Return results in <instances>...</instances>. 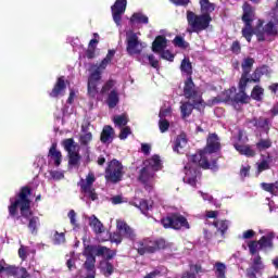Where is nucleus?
<instances>
[{
  "instance_id": "f257e3e1",
  "label": "nucleus",
  "mask_w": 278,
  "mask_h": 278,
  "mask_svg": "<svg viewBox=\"0 0 278 278\" xmlns=\"http://www.w3.org/2000/svg\"><path fill=\"white\" fill-rule=\"evenodd\" d=\"M31 194V187L24 186L20 189V192L13 198L10 199L9 216L11 218H16L20 220L21 225H25L23 218L28 220V229L33 236L38 233V227H40V217L34 216V211H31V200L29 195Z\"/></svg>"
},
{
  "instance_id": "f03ea898",
  "label": "nucleus",
  "mask_w": 278,
  "mask_h": 278,
  "mask_svg": "<svg viewBox=\"0 0 278 278\" xmlns=\"http://www.w3.org/2000/svg\"><path fill=\"white\" fill-rule=\"evenodd\" d=\"M220 150V138H218V135L216 132L208 134L206 138V146L203 150H199L198 153L191 155L189 157V162L194 164L195 166H199V168H203V170H216L218 168V159H214L211 161L207 159L208 155H212V153H218Z\"/></svg>"
},
{
  "instance_id": "7ed1b4c3",
  "label": "nucleus",
  "mask_w": 278,
  "mask_h": 278,
  "mask_svg": "<svg viewBox=\"0 0 278 278\" xmlns=\"http://www.w3.org/2000/svg\"><path fill=\"white\" fill-rule=\"evenodd\" d=\"M84 257L87 260V268L92 270L97 264V257H104V262H110L116 257V250H111L103 245H86L83 251Z\"/></svg>"
},
{
  "instance_id": "20e7f679",
  "label": "nucleus",
  "mask_w": 278,
  "mask_h": 278,
  "mask_svg": "<svg viewBox=\"0 0 278 278\" xmlns=\"http://www.w3.org/2000/svg\"><path fill=\"white\" fill-rule=\"evenodd\" d=\"M170 247L164 238L153 239V238H143L135 242V250L138 255H153L157 251H164Z\"/></svg>"
},
{
  "instance_id": "39448f33",
  "label": "nucleus",
  "mask_w": 278,
  "mask_h": 278,
  "mask_svg": "<svg viewBox=\"0 0 278 278\" xmlns=\"http://www.w3.org/2000/svg\"><path fill=\"white\" fill-rule=\"evenodd\" d=\"M187 23L190 28L187 29L188 34H201L208 29L210 23H212V15L210 14H197L192 11H187Z\"/></svg>"
},
{
  "instance_id": "423d86ee",
  "label": "nucleus",
  "mask_w": 278,
  "mask_h": 278,
  "mask_svg": "<svg viewBox=\"0 0 278 278\" xmlns=\"http://www.w3.org/2000/svg\"><path fill=\"white\" fill-rule=\"evenodd\" d=\"M161 225L164 229H175L176 231H180V229H190L188 218L180 213H169L161 219Z\"/></svg>"
},
{
  "instance_id": "0eeeda50",
  "label": "nucleus",
  "mask_w": 278,
  "mask_h": 278,
  "mask_svg": "<svg viewBox=\"0 0 278 278\" xmlns=\"http://www.w3.org/2000/svg\"><path fill=\"white\" fill-rule=\"evenodd\" d=\"M123 168V163L118 160L113 159L110 161L104 172L105 181L109 184H118L119 181H123V175H125Z\"/></svg>"
},
{
  "instance_id": "6e6552de",
  "label": "nucleus",
  "mask_w": 278,
  "mask_h": 278,
  "mask_svg": "<svg viewBox=\"0 0 278 278\" xmlns=\"http://www.w3.org/2000/svg\"><path fill=\"white\" fill-rule=\"evenodd\" d=\"M184 97L191 100L194 105H201V108H205V101L203 100V96L197 89V85H194V80L192 77H187L184 86Z\"/></svg>"
},
{
  "instance_id": "1a4fd4ad",
  "label": "nucleus",
  "mask_w": 278,
  "mask_h": 278,
  "mask_svg": "<svg viewBox=\"0 0 278 278\" xmlns=\"http://www.w3.org/2000/svg\"><path fill=\"white\" fill-rule=\"evenodd\" d=\"M94 181H97L94 173H89L86 176V179L81 178L78 181L81 194H85V197H87V199H90V201H97L99 199V194H97V189H94L93 187Z\"/></svg>"
},
{
  "instance_id": "9d476101",
  "label": "nucleus",
  "mask_w": 278,
  "mask_h": 278,
  "mask_svg": "<svg viewBox=\"0 0 278 278\" xmlns=\"http://www.w3.org/2000/svg\"><path fill=\"white\" fill-rule=\"evenodd\" d=\"M254 36H256L257 42H266L268 36H277V28L275 23L268 22L264 26V20H258L254 27Z\"/></svg>"
},
{
  "instance_id": "9b49d317",
  "label": "nucleus",
  "mask_w": 278,
  "mask_h": 278,
  "mask_svg": "<svg viewBox=\"0 0 278 278\" xmlns=\"http://www.w3.org/2000/svg\"><path fill=\"white\" fill-rule=\"evenodd\" d=\"M264 75H268V65H262L260 67H256L252 75L240 77L239 81L245 83V86H249V84H260L262 81V77Z\"/></svg>"
},
{
  "instance_id": "f8f14e48",
  "label": "nucleus",
  "mask_w": 278,
  "mask_h": 278,
  "mask_svg": "<svg viewBox=\"0 0 278 278\" xmlns=\"http://www.w3.org/2000/svg\"><path fill=\"white\" fill-rule=\"evenodd\" d=\"M125 10H127V0H116L115 3L111 7V12L115 25H121Z\"/></svg>"
},
{
  "instance_id": "ddd939ff",
  "label": "nucleus",
  "mask_w": 278,
  "mask_h": 278,
  "mask_svg": "<svg viewBox=\"0 0 278 278\" xmlns=\"http://www.w3.org/2000/svg\"><path fill=\"white\" fill-rule=\"evenodd\" d=\"M142 43L138 40V35L131 34L127 37L126 51L128 55H140L142 53Z\"/></svg>"
},
{
  "instance_id": "4468645a",
  "label": "nucleus",
  "mask_w": 278,
  "mask_h": 278,
  "mask_svg": "<svg viewBox=\"0 0 278 278\" xmlns=\"http://www.w3.org/2000/svg\"><path fill=\"white\" fill-rule=\"evenodd\" d=\"M101 78L99 74H90L87 83V94L90 99H96L97 94H99V83Z\"/></svg>"
},
{
  "instance_id": "2eb2a0df",
  "label": "nucleus",
  "mask_w": 278,
  "mask_h": 278,
  "mask_svg": "<svg viewBox=\"0 0 278 278\" xmlns=\"http://www.w3.org/2000/svg\"><path fill=\"white\" fill-rule=\"evenodd\" d=\"M117 230H119L122 238H126V240H130V242H136V230L131 228L126 222L117 220L116 223Z\"/></svg>"
},
{
  "instance_id": "dca6fc26",
  "label": "nucleus",
  "mask_w": 278,
  "mask_h": 278,
  "mask_svg": "<svg viewBox=\"0 0 278 278\" xmlns=\"http://www.w3.org/2000/svg\"><path fill=\"white\" fill-rule=\"evenodd\" d=\"M64 94H66V79L64 76H60L52 90L49 92V97H51V99H58V97H64Z\"/></svg>"
},
{
  "instance_id": "f3484780",
  "label": "nucleus",
  "mask_w": 278,
  "mask_h": 278,
  "mask_svg": "<svg viewBox=\"0 0 278 278\" xmlns=\"http://www.w3.org/2000/svg\"><path fill=\"white\" fill-rule=\"evenodd\" d=\"M239 92H235L232 96V103H249V96L247 94V83L239 80L238 83Z\"/></svg>"
},
{
  "instance_id": "a211bd4d",
  "label": "nucleus",
  "mask_w": 278,
  "mask_h": 278,
  "mask_svg": "<svg viewBox=\"0 0 278 278\" xmlns=\"http://www.w3.org/2000/svg\"><path fill=\"white\" fill-rule=\"evenodd\" d=\"M243 14H242V22L244 25H253L255 21V9L248 2H245L242 7Z\"/></svg>"
},
{
  "instance_id": "6ab92c4d",
  "label": "nucleus",
  "mask_w": 278,
  "mask_h": 278,
  "mask_svg": "<svg viewBox=\"0 0 278 278\" xmlns=\"http://www.w3.org/2000/svg\"><path fill=\"white\" fill-rule=\"evenodd\" d=\"M275 232H267L265 236L261 237L258 240L260 248L258 251H266V249L273 250L275 249Z\"/></svg>"
},
{
  "instance_id": "aec40b11",
  "label": "nucleus",
  "mask_w": 278,
  "mask_h": 278,
  "mask_svg": "<svg viewBox=\"0 0 278 278\" xmlns=\"http://www.w3.org/2000/svg\"><path fill=\"white\" fill-rule=\"evenodd\" d=\"M114 128L111 125H105L100 135V141L102 144H112L114 140Z\"/></svg>"
},
{
  "instance_id": "412c9836",
  "label": "nucleus",
  "mask_w": 278,
  "mask_h": 278,
  "mask_svg": "<svg viewBox=\"0 0 278 278\" xmlns=\"http://www.w3.org/2000/svg\"><path fill=\"white\" fill-rule=\"evenodd\" d=\"M253 124V127H256V129H261L262 131H265V134H268L270 131V119L260 116V117H254L251 119Z\"/></svg>"
},
{
  "instance_id": "4be33fe9",
  "label": "nucleus",
  "mask_w": 278,
  "mask_h": 278,
  "mask_svg": "<svg viewBox=\"0 0 278 278\" xmlns=\"http://www.w3.org/2000/svg\"><path fill=\"white\" fill-rule=\"evenodd\" d=\"M168 47V39L164 37V35H159L155 37L152 42V51L153 53H162Z\"/></svg>"
},
{
  "instance_id": "5701e85b",
  "label": "nucleus",
  "mask_w": 278,
  "mask_h": 278,
  "mask_svg": "<svg viewBox=\"0 0 278 278\" xmlns=\"http://www.w3.org/2000/svg\"><path fill=\"white\" fill-rule=\"evenodd\" d=\"M48 157L54 163V166H60L62 164V152L58 150V143H52L49 152Z\"/></svg>"
},
{
  "instance_id": "b1692460",
  "label": "nucleus",
  "mask_w": 278,
  "mask_h": 278,
  "mask_svg": "<svg viewBox=\"0 0 278 278\" xmlns=\"http://www.w3.org/2000/svg\"><path fill=\"white\" fill-rule=\"evenodd\" d=\"M153 177H155V172L147 165H143V167L139 172L138 180L141 184H149V181H151Z\"/></svg>"
},
{
  "instance_id": "393cba45",
  "label": "nucleus",
  "mask_w": 278,
  "mask_h": 278,
  "mask_svg": "<svg viewBox=\"0 0 278 278\" xmlns=\"http://www.w3.org/2000/svg\"><path fill=\"white\" fill-rule=\"evenodd\" d=\"M143 166H148L151 170L157 173V170H162V160L160 159V155L154 154L143 162Z\"/></svg>"
},
{
  "instance_id": "a878e982",
  "label": "nucleus",
  "mask_w": 278,
  "mask_h": 278,
  "mask_svg": "<svg viewBox=\"0 0 278 278\" xmlns=\"http://www.w3.org/2000/svg\"><path fill=\"white\" fill-rule=\"evenodd\" d=\"M233 147L240 155H245V157H255L257 154L253 148L249 144H240V143H233Z\"/></svg>"
},
{
  "instance_id": "bb28decb",
  "label": "nucleus",
  "mask_w": 278,
  "mask_h": 278,
  "mask_svg": "<svg viewBox=\"0 0 278 278\" xmlns=\"http://www.w3.org/2000/svg\"><path fill=\"white\" fill-rule=\"evenodd\" d=\"M255 64V59L247 58L243 60L241 64L242 73L241 77H249L251 75V71H253V65Z\"/></svg>"
},
{
  "instance_id": "cd10ccee",
  "label": "nucleus",
  "mask_w": 278,
  "mask_h": 278,
  "mask_svg": "<svg viewBox=\"0 0 278 278\" xmlns=\"http://www.w3.org/2000/svg\"><path fill=\"white\" fill-rule=\"evenodd\" d=\"M199 106H201V104H194V102H182L180 105L181 118H188L192 114L194 108Z\"/></svg>"
},
{
  "instance_id": "c85d7f7f",
  "label": "nucleus",
  "mask_w": 278,
  "mask_h": 278,
  "mask_svg": "<svg viewBox=\"0 0 278 278\" xmlns=\"http://www.w3.org/2000/svg\"><path fill=\"white\" fill-rule=\"evenodd\" d=\"M121 103V98L118 97V91L116 89L111 90L106 98V104L110 110H114L116 105Z\"/></svg>"
},
{
  "instance_id": "c756f323",
  "label": "nucleus",
  "mask_w": 278,
  "mask_h": 278,
  "mask_svg": "<svg viewBox=\"0 0 278 278\" xmlns=\"http://www.w3.org/2000/svg\"><path fill=\"white\" fill-rule=\"evenodd\" d=\"M186 175H187V184H189V186H192V188H197V181H198L197 179L199 175H201V172H199V169L194 167H190Z\"/></svg>"
},
{
  "instance_id": "7c9ffc66",
  "label": "nucleus",
  "mask_w": 278,
  "mask_h": 278,
  "mask_svg": "<svg viewBox=\"0 0 278 278\" xmlns=\"http://www.w3.org/2000/svg\"><path fill=\"white\" fill-rule=\"evenodd\" d=\"M186 144H188V139L186 138V134H181L176 138L173 150L176 153H184Z\"/></svg>"
},
{
  "instance_id": "2f4dec72",
  "label": "nucleus",
  "mask_w": 278,
  "mask_h": 278,
  "mask_svg": "<svg viewBox=\"0 0 278 278\" xmlns=\"http://www.w3.org/2000/svg\"><path fill=\"white\" fill-rule=\"evenodd\" d=\"M108 64H111L109 60L103 59L99 65H92L91 68H96L93 70L90 75H96L98 74L100 79H102V75H103V71H105V68H108Z\"/></svg>"
},
{
  "instance_id": "473e14b6",
  "label": "nucleus",
  "mask_w": 278,
  "mask_h": 278,
  "mask_svg": "<svg viewBox=\"0 0 278 278\" xmlns=\"http://www.w3.org/2000/svg\"><path fill=\"white\" fill-rule=\"evenodd\" d=\"M89 227H91L94 233H103V224L97 216L89 217Z\"/></svg>"
},
{
  "instance_id": "72a5a7b5",
  "label": "nucleus",
  "mask_w": 278,
  "mask_h": 278,
  "mask_svg": "<svg viewBox=\"0 0 278 278\" xmlns=\"http://www.w3.org/2000/svg\"><path fill=\"white\" fill-rule=\"evenodd\" d=\"M84 135L79 137V142L81 147H88L92 142V132H88V127H81Z\"/></svg>"
},
{
  "instance_id": "f704fd0d",
  "label": "nucleus",
  "mask_w": 278,
  "mask_h": 278,
  "mask_svg": "<svg viewBox=\"0 0 278 278\" xmlns=\"http://www.w3.org/2000/svg\"><path fill=\"white\" fill-rule=\"evenodd\" d=\"M97 45H99L98 39H91L89 41L88 49L86 50V56H87L88 60H94L96 51H97Z\"/></svg>"
},
{
  "instance_id": "c9c22d12",
  "label": "nucleus",
  "mask_w": 278,
  "mask_h": 278,
  "mask_svg": "<svg viewBox=\"0 0 278 278\" xmlns=\"http://www.w3.org/2000/svg\"><path fill=\"white\" fill-rule=\"evenodd\" d=\"M113 123L115 127L122 129L123 127H127V123H129V117H127V114L115 115L113 117Z\"/></svg>"
},
{
  "instance_id": "e433bc0d",
  "label": "nucleus",
  "mask_w": 278,
  "mask_h": 278,
  "mask_svg": "<svg viewBox=\"0 0 278 278\" xmlns=\"http://www.w3.org/2000/svg\"><path fill=\"white\" fill-rule=\"evenodd\" d=\"M241 34L242 37L245 38L247 42H251L253 36H255V27H253V24L244 25Z\"/></svg>"
},
{
  "instance_id": "4c0bfd02",
  "label": "nucleus",
  "mask_w": 278,
  "mask_h": 278,
  "mask_svg": "<svg viewBox=\"0 0 278 278\" xmlns=\"http://www.w3.org/2000/svg\"><path fill=\"white\" fill-rule=\"evenodd\" d=\"M130 23H137V25H149V17L142 13H134L130 17Z\"/></svg>"
},
{
  "instance_id": "58836bf2",
  "label": "nucleus",
  "mask_w": 278,
  "mask_h": 278,
  "mask_svg": "<svg viewBox=\"0 0 278 278\" xmlns=\"http://www.w3.org/2000/svg\"><path fill=\"white\" fill-rule=\"evenodd\" d=\"M200 8L202 14H212L216 9L214 3L210 2V0H200Z\"/></svg>"
},
{
  "instance_id": "ea45409f",
  "label": "nucleus",
  "mask_w": 278,
  "mask_h": 278,
  "mask_svg": "<svg viewBox=\"0 0 278 278\" xmlns=\"http://www.w3.org/2000/svg\"><path fill=\"white\" fill-rule=\"evenodd\" d=\"M135 207H137L138 210H140V212L142 214H147L149 212V210H151V207H153L152 205L149 204L148 200L141 199L138 202H132L131 203Z\"/></svg>"
},
{
  "instance_id": "a19ab883",
  "label": "nucleus",
  "mask_w": 278,
  "mask_h": 278,
  "mask_svg": "<svg viewBox=\"0 0 278 278\" xmlns=\"http://www.w3.org/2000/svg\"><path fill=\"white\" fill-rule=\"evenodd\" d=\"M213 226L216 227L220 236L225 238V233H227V229H229V225L227 224V220L217 219L213 223Z\"/></svg>"
},
{
  "instance_id": "79ce46f5",
  "label": "nucleus",
  "mask_w": 278,
  "mask_h": 278,
  "mask_svg": "<svg viewBox=\"0 0 278 278\" xmlns=\"http://www.w3.org/2000/svg\"><path fill=\"white\" fill-rule=\"evenodd\" d=\"M180 71L181 73H185L187 77H192V63L190 62V59H184L180 64Z\"/></svg>"
},
{
  "instance_id": "37998d69",
  "label": "nucleus",
  "mask_w": 278,
  "mask_h": 278,
  "mask_svg": "<svg viewBox=\"0 0 278 278\" xmlns=\"http://www.w3.org/2000/svg\"><path fill=\"white\" fill-rule=\"evenodd\" d=\"M236 87H231L230 89L225 90L222 93V99L224 103H233V94H236Z\"/></svg>"
},
{
  "instance_id": "c03bdc74",
  "label": "nucleus",
  "mask_w": 278,
  "mask_h": 278,
  "mask_svg": "<svg viewBox=\"0 0 278 278\" xmlns=\"http://www.w3.org/2000/svg\"><path fill=\"white\" fill-rule=\"evenodd\" d=\"M102 266V275L105 277H112L114 275V265L110 263V261H103L101 263Z\"/></svg>"
},
{
  "instance_id": "a18cd8bd",
  "label": "nucleus",
  "mask_w": 278,
  "mask_h": 278,
  "mask_svg": "<svg viewBox=\"0 0 278 278\" xmlns=\"http://www.w3.org/2000/svg\"><path fill=\"white\" fill-rule=\"evenodd\" d=\"M262 97H264V88L258 85H255L251 91V98L254 101H262Z\"/></svg>"
},
{
  "instance_id": "49530a36",
  "label": "nucleus",
  "mask_w": 278,
  "mask_h": 278,
  "mask_svg": "<svg viewBox=\"0 0 278 278\" xmlns=\"http://www.w3.org/2000/svg\"><path fill=\"white\" fill-rule=\"evenodd\" d=\"M68 153V165L70 166H79V162H81V155L78 152L72 151Z\"/></svg>"
},
{
  "instance_id": "de8ad7c7",
  "label": "nucleus",
  "mask_w": 278,
  "mask_h": 278,
  "mask_svg": "<svg viewBox=\"0 0 278 278\" xmlns=\"http://www.w3.org/2000/svg\"><path fill=\"white\" fill-rule=\"evenodd\" d=\"M174 47H178V49H188L190 43L184 39L181 36H176L173 40Z\"/></svg>"
},
{
  "instance_id": "09e8293b",
  "label": "nucleus",
  "mask_w": 278,
  "mask_h": 278,
  "mask_svg": "<svg viewBox=\"0 0 278 278\" xmlns=\"http://www.w3.org/2000/svg\"><path fill=\"white\" fill-rule=\"evenodd\" d=\"M227 265L224 263L217 262L215 263V275L216 277H227Z\"/></svg>"
},
{
  "instance_id": "8fccbe9b",
  "label": "nucleus",
  "mask_w": 278,
  "mask_h": 278,
  "mask_svg": "<svg viewBox=\"0 0 278 278\" xmlns=\"http://www.w3.org/2000/svg\"><path fill=\"white\" fill-rule=\"evenodd\" d=\"M273 147V141L270 139H260L256 143V149L258 151H266V149H270Z\"/></svg>"
},
{
  "instance_id": "3c124183",
  "label": "nucleus",
  "mask_w": 278,
  "mask_h": 278,
  "mask_svg": "<svg viewBox=\"0 0 278 278\" xmlns=\"http://www.w3.org/2000/svg\"><path fill=\"white\" fill-rule=\"evenodd\" d=\"M248 249L250 251V255H257V251L260 249V241L257 240L249 241Z\"/></svg>"
},
{
  "instance_id": "603ef678",
  "label": "nucleus",
  "mask_w": 278,
  "mask_h": 278,
  "mask_svg": "<svg viewBox=\"0 0 278 278\" xmlns=\"http://www.w3.org/2000/svg\"><path fill=\"white\" fill-rule=\"evenodd\" d=\"M114 86H116V80L114 79H109L101 88L100 92L101 94H108V92H110V90H112V88H114Z\"/></svg>"
},
{
  "instance_id": "864d4df0",
  "label": "nucleus",
  "mask_w": 278,
  "mask_h": 278,
  "mask_svg": "<svg viewBox=\"0 0 278 278\" xmlns=\"http://www.w3.org/2000/svg\"><path fill=\"white\" fill-rule=\"evenodd\" d=\"M66 242V235L64 232L54 231L53 243L54 244H64Z\"/></svg>"
},
{
  "instance_id": "5fc2aeb1",
  "label": "nucleus",
  "mask_w": 278,
  "mask_h": 278,
  "mask_svg": "<svg viewBox=\"0 0 278 278\" xmlns=\"http://www.w3.org/2000/svg\"><path fill=\"white\" fill-rule=\"evenodd\" d=\"M131 136V127L124 126L118 135L119 140H127V137Z\"/></svg>"
},
{
  "instance_id": "6e6d98bb",
  "label": "nucleus",
  "mask_w": 278,
  "mask_h": 278,
  "mask_svg": "<svg viewBox=\"0 0 278 278\" xmlns=\"http://www.w3.org/2000/svg\"><path fill=\"white\" fill-rule=\"evenodd\" d=\"M170 128V122L168 119H160L159 121V129L161 134H166V131Z\"/></svg>"
},
{
  "instance_id": "4d7b16f0",
  "label": "nucleus",
  "mask_w": 278,
  "mask_h": 278,
  "mask_svg": "<svg viewBox=\"0 0 278 278\" xmlns=\"http://www.w3.org/2000/svg\"><path fill=\"white\" fill-rule=\"evenodd\" d=\"M230 51L235 55H240V53H242V46L240 45V41L235 40L230 46Z\"/></svg>"
},
{
  "instance_id": "13d9d810",
  "label": "nucleus",
  "mask_w": 278,
  "mask_h": 278,
  "mask_svg": "<svg viewBox=\"0 0 278 278\" xmlns=\"http://www.w3.org/2000/svg\"><path fill=\"white\" fill-rule=\"evenodd\" d=\"M67 216L70 218L71 225L74 226V229L79 228V224H77V213L75 210H71Z\"/></svg>"
},
{
  "instance_id": "bf43d9fd",
  "label": "nucleus",
  "mask_w": 278,
  "mask_h": 278,
  "mask_svg": "<svg viewBox=\"0 0 278 278\" xmlns=\"http://www.w3.org/2000/svg\"><path fill=\"white\" fill-rule=\"evenodd\" d=\"M161 58H162V60H167V62L175 61V54H173V52H170V50H162Z\"/></svg>"
},
{
  "instance_id": "052dcab7",
  "label": "nucleus",
  "mask_w": 278,
  "mask_h": 278,
  "mask_svg": "<svg viewBox=\"0 0 278 278\" xmlns=\"http://www.w3.org/2000/svg\"><path fill=\"white\" fill-rule=\"evenodd\" d=\"M110 241L114 242L115 244H121V242H123V235L121 231L118 230V232H113L110 235Z\"/></svg>"
},
{
  "instance_id": "680f3d73",
  "label": "nucleus",
  "mask_w": 278,
  "mask_h": 278,
  "mask_svg": "<svg viewBox=\"0 0 278 278\" xmlns=\"http://www.w3.org/2000/svg\"><path fill=\"white\" fill-rule=\"evenodd\" d=\"M74 144H75V140L73 138H68L63 141V147L65 151H67V153L73 152Z\"/></svg>"
},
{
  "instance_id": "e2e57ef3",
  "label": "nucleus",
  "mask_w": 278,
  "mask_h": 278,
  "mask_svg": "<svg viewBox=\"0 0 278 278\" xmlns=\"http://www.w3.org/2000/svg\"><path fill=\"white\" fill-rule=\"evenodd\" d=\"M147 58H148L149 64H150V66H152V68L160 70V61H157V59H155V55L148 54Z\"/></svg>"
},
{
  "instance_id": "0e129e2a",
  "label": "nucleus",
  "mask_w": 278,
  "mask_h": 278,
  "mask_svg": "<svg viewBox=\"0 0 278 278\" xmlns=\"http://www.w3.org/2000/svg\"><path fill=\"white\" fill-rule=\"evenodd\" d=\"M261 188L265 192H269V194H275V185H273V184L262 182Z\"/></svg>"
},
{
  "instance_id": "69168bd1",
  "label": "nucleus",
  "mask_w": 278,
  "mask_h": 278,
  "mask_svg": "<svg viewBox=\"0 0 278 278\" xmlns=\"http://www.w3.org/2000/svg\"><path fill=\"white\" fill-rule=\"evenodd\" d=\"M76 262H77V260H76V258H73V257H72V258H68V260L66 261V266H67L70 273L73 271V270H77Z\"/></svg>"
},
{
  "instance_id": "338daca9",
  "label": "nucleus",
  "mask_w": 278,
  "mask_h": 278,
  "mask_svg": "<svg viewBox=\"0 0 278 278\" xmlns=\"http://www.w3.org/2000/svg\"><path fill=\"white\" fill-rule=\"evenodd\" d=\"M269 168L270 164H268V161L266 160H263L257 166L258 173H264V170H268Z\"/></svg>"
},
{
  "instance_id": "774afa93",
  "label": "nucleus",
  "mask_w": 278,
  "mask_h": 278,
  "mask_svg": "<svg viewBox=\"0 0 278 278\" xmlns=\"http://www.w3.org/2000/svg\"><path fill=\"white\" fill-rule=\"evenodd\" d=\"M173 110L170 108L161 109L159 113V118L166 119V116H170Z\"/></svg>"
}]
</instances>
